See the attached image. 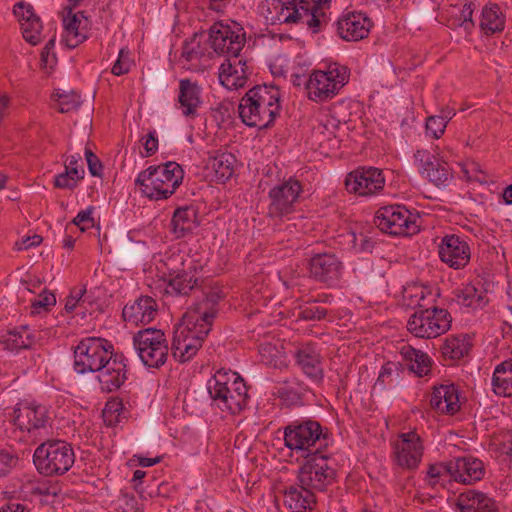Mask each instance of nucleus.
Segmentation results:
<instances>
[{"instance_id":"nucleus-1","label":"nucleus","mask_w":512,"mask_h":512,"mask_svg":"<svg viewBox=\"0 0 512 512\" xmlns=\"http://www.w3.org/2000/svg\"><path fill=\"white\" fill-rule=\"evenodd\" d=\"M281 111L280 91L273 85H257L241 98L238 112L242 122L249 127H271Z\"/></svg>"},{"instance_id":"nucleus-2","label":"nucleus","mask_w":512,"mask_h":512,"mask_svg":"<svg viewBox=\"0 0 512 512\" xmlns=\"http://www.w3.org/2000/svg\"><path fill=\"white\" fill-rule=\"evenodd\" d=\"M222 298L220 289L211 288L187 309L182 323L175 330L183 331L182 336L187 344L196 345L198 349L202 347L219 312V301Z\"/></svg>"},{"instance_id":"nucleus-3","label":"nucleus","mask_w":512,"mask_h":512,"mask_svg":"<svg viewBox=\"0 0 512 512\" xmlns=\"http://www.w3.org/2000/svg\"><path fill=\"white\" fill-rule=\"evenodd\" d=\"M330 0H272L268 6L266 20L275 24H306L313 33H318L326 23L323 6Z\"/></svg>"},{"instance_id":"nucleus-4","label":"nucleus","mask_w":512,"mask_h":512,"mask_svg":"<svg viewBox=\"0 0 512 512\" xmlns=\"http://www.w3.org/2000/svg\"><path fill=\"white\" fill-rule=\"evenodd\" d=\"M283 435L285 446L304 458L322 451L332 442L328 428L312 418L289 422L284 427Z\"/></svg>"},{"instance_id":"nucleus-5","label":"nucleus","mask_w":512,"mask_h":512,"mask_svg":"<svg viewBox=\"0 0 512 512\" xmlns=\"http://www.w3.org/2000/svg\"><path fill=\"white\" fill-rule=\"evenodd\" d=\"M213 403L222 411L239 414L248 405V388L236 372L218 370L207 382Z\"/></svg>"},{"instance_id":"nucleus-6","label":"nucleus","mask_w":512,"mask_h":512,"mask_svg":"<svg viewBox=\"0 0 512 512\" xmlns=\"http://www.w3.org/2000/svg\"><path fill=\"white\" fill-rule=\"evenodd\" d=\"M182 167L173 161L149 166L141 171L135 183L141 193L151 200H164L173 195L183 181Z\"/></svg>"},{"instance_id":"nucleus-7","label":"nucleus","mask_w":512,"mask_h":512,"mask_svg":"<svg viewBox=\"0 0 512 512\" xmlns=\"http://www.w3.org/2000/svg\"><path fill=\"white\" fill-rule=\"evenodd\" d=\"M75 462L71 444L64 440H47L34 451L33 463L44 476H61L67 473Z\"/></svg>"},{"instance_id":"nucleus-8","label":"nucleus","mask_w":512,"mask_h":512,"mask_svg":"<svg viewBox=\"0 0 512 512\" xmlns=\"http://www.w3.org/2000/svg\"><path fill=\"white\" fill-rule=\"evenodd\" d=\"M350 70L339 63H331L326 71L316 70L305 81L308 98L316 103L334 98L348 83Z\"/></svg>"},{"instance_id":"nucleus-9","label":"nucleus","mask_w":512,"mask_h":512,"mask_svg":"<svg viewBox=\"0 0 512 512\" xmlns=\"http://www.w3.org/2000/svg\"><path fill=\"white\" fill-rule=\"evenodd\" d=\"M13 422L16 428L26 433L29 438L39 441L49 435L52 418L45 405L23 401L13 410Z\"/></svg>"},{"instance_id":"nucleus-10","label":"nucleus","mask_w":512,"mask_h":512,"mask_svg":"<svg viewBox=\"0 0 512 512\" xmlns=\"http://www.w3.org/2000/svg\"><path fill=\"white\" fill-rule=\"evenodd\" d=\"M114 353L113 344L101 337H86L74 348V370L78 374L98 372Z\"/></svg>"},{"instance_id":"nucleus-11","label":"nucleus","mask_w":512,"mask_h":512,"mask_svg":"<svg viewBox=\"0 0 512 512\" xmlns=\"http://www.w3.org/2000/svg\"><path fill=\"white\" fill-rule=\"evenodd\" d=\"M305 459L298 471L299 484L323 492L335 483L337 472L330 457L320 451Z\"/></svg>"},{"instance_id":"nucleus-12","label":"nucleus","mask_w":512,"mask_h":512,"mask_svg":"<svg viewBox=\"0 0 512 512\" xmlns=\"http://www.w3.org/2000/svg\"><path fill=\"white\" fill-rule=\"evenodd\" d=\"M419 216L403 205L394 204L381 207L375 215L374 223L383 232L393 236H411L419 232Z\"/></svg>"},{"instance_id":"nucleus-13","label":"nucleus","mask_w":512,"mask_h":512,"mask_svg":"<svg viewBox=\"0 0 512 512\" xmlns=\"http://www.w3.org/2000/svg\"><path fill=\"white\" fill-rule=\"evenodd\" d=\"M450 313L439 307L416 310L407 322L408 331L418 338H436L451 327Z\"/></svg>"},{"instance_id":"nucleus-14","label":"nucleus","mask_w":512,"mask_h":512,"mask_svg":"<svg viewBox=\"0 0 512 512\" xmlns=\"http://www.w3.org/2000/svg\"><path fill=\"white\" fill-rule=\"evenodd\" d=\"M133 345L142 363L149 368H159L168 358V343L160 329L146 328L133 336Z\"/></svg>"},{"instance_id":"nucleus-15","label":"nucleus","mask_w":512,"mask_h":512,"mask_svg":"<svg viewBox=\"0 0 512 512\" xmlns=\"http://www.w3.org/2000/svg\"><path fill=\"white\" fill-rule=\"evenodd\" d=\"M209 42L221 56H239L246 43V33L238 23L215 22L209 29Z\"/></svg>"},{"instance_id":"nucleus-16","label":"nucleus","mask_w":512,"mask_h":512,"mask_svg":"<svg viewBox=\"0 0 512 512\" xmlns=\"http://www.w3.org/2000/svg\"><path fill=\"white\" fill-rule=\"evenodd\" d=\"M302 193L303 185L294 177L276 184L268 192V216L281 219L293 213Z\"/></svg>"},{"instance_id":"nucleus-17","label":"nucleus","mask_w":512,"mask_h":512,"mask_svg":"<svg viewBox=\"0 0 512 512\" xmlns=\"http://www.w3.org/2000/svg\"><path fill=\"white\" fill-rule=\"evenodd\" d=\"M392 459L395 465L403 470H416L424 454V444L415 431L400 433L392 442Z\"/></svg>"},{"instance_id":"nucleus-18","label":"nucleus","mask_w":512,"mask_h":512,"mask_svg":"<svg viewBox=\"0 0 512 512\" xmlns=\"http://www.w3.org/2000/svg\"><path fill=\"white\" fill-rule=\"evenodd\" d=\"M385 186L382 170L375 167H359L347 174L346 190L358 196H373L380 193Z\"/></svg>"},{"instance_id":"nucleus-19","label":"nucleus","mask_w":512,"mask_h":512,"mask_svg":"<svg viewBox=\"0 0 512 512\" xmlns=\"http://www.w3.org/2000/svg\"><path fill=\"white\" fill-rule=\"evenodd\" d=\"M415 165L422 177L437 187H446L453 178L450 166L428 150L418 149L414 153Z\"/></svg>"},{"instance_id":"nucleus-20","label":"nucleus","mask_w":512,"mask_h":512,"mask_svg":"<svg viewBox=\"0 0 512 512\" xmlns=\"http://www.w3.org/2000/svg\"><path fill=\"white\" fill-rule=\"evenodd\" d=\"M310 276L317 282L329 287L335 286L343 273V263L334 253H318L309 260Z\"/></svg>"},{"instance_id":"nucleus-21","label":"nucleus","mask_w":512,"mask_h":512,"mask_svg":"<svg viewBox=\"0 0 512 512\" xmlns=\"http://www.w3.org/2000/svg\"><path fill=\"white\" fill-rule=\"evenodd\" d=\"M438 255L443 263L455 270L466 267L471 258L469 244L464 238L455 234L441 238Z\"/></svg>"},{"instance_id":"nucleus-22","label":"nucleus","mask_w":512,"mask_h":512,"mask_svg":"<svg viewBox=\"0 0 512 512\" xmlns=\"http://www.w3.org/2000/svg\"><path fill=\"white\" fill-rule=\"evenodd\" d=\"M97 379L103 392H114L127 380V359L122 353H113L98 370Z\"/></svg>"},{"instance_id":"nucleus-23","label":"nucleus","mask_w":512,"mask_h":512,"mask_svg":"<svg viewBox=\"0 0 512 512\" xmlns=\"http://www.w3.org/2000/svg\"><path fill=\"white\" fill-rule=\"evenodd\" d=\"M337 33L345 41H359L366 38L373 26L371 19L363 12L351 11L343 14L336 22Z\"/></svg>"},{"instance_id":"nucleus-24","label":"nucleus","mask_w":512,"mask_h":512,"mask_svg":"<svg viewBox=\"0 0 512 512\" xmlns=\"http://www.w3.org/2000/svg\"><path fill=\"white\" fill-rule=\"evenodd\" d=\"M247 61L239 56L227 58L219 67V81L229 90L242 88L248 79Z\"/></svg>"},{"instance_id":"nucleus-25","label":"nucleus","mask_w":512,"mask_h":512,"mask_svg":"<svg viewBox=\"0 0 512 512\" xmlns=\"http://www.w3.org/2000/svg\"><path fill=\"white\" fill-rule=\"evenodd\" d=\"M455 482L463 485H473L481 481L486 474L484 462L474 456L452 458Z\"/></svg>"},{"instance_id":"nucleus-26","label":"nucleus","mask_w":512,"mask_h":512,"mask_svg":"<svg viewBox=\"0 0 512 512\" xmlns=\"http://www.w3.org/2000/svg\"><path fill=\"white\" fill-rule=\"evenodd\" d=\"M178 102L183 116L194 119L203 104L202 88L197 81L184 78L179 81Z\"/></svg>"},{"instance_id":"nucleus-27","label":"nucleus","mask_w":512,"mask_h":512,"mask_svg":"<svg viewBox=\"0 0 512 512\" xmlns=\"http://www.w3.org/2000/svg\"><path fill=\"white\" fill-rule=\"evenodd\" d=\"M158 312L156 301L150 296H140L132 304L124 306L123 319L134 325H147Z\"/></svg>"},{"instance_id":"nucleus-28","label":"nucleus","mask_w":512,"mask_h":512,"mask_svg":"<svg viewBox=\"0 0 512 512\" xmlns=\"http://www.w3.org/2000/svg\"><path fill=\"white\" fill-rule=\"evenodd\" d=\"M455 506L459 512H500L493 498L475 489L460 493Z\"/></svg>"},{"instance_id":"nucleus-29","label":"nucleus","mask_w":512,"mask_h":512,"mask_svg":"<svg viewBox=\"0 0 512 512\" xmlns=\"http://www.w3.org/2000/svg\"><path fill=\"white\" fill-rule=\"evenodd\" d=\"M506 14L499 4L488 1L481 10L478 17V26L485 36L500 34L506 27Z\"/></svg>"},{"instance_id":"nucleus-30","label":"nucleus","mask_w":512,"mask_h":512,"mask_svg":"<svg viewBox=\"0 0 512 512\" xmlns=\"http://www.w3.org/2000/svg\"><path fill=\"white\" fill-rule=\"evenodd\" d=\"M296 362L303 373L314 382H322L324 370L322 357L315 346L306 344L300 347L295 354Z\"/></svg>"},{"instance_id":"nucleus-31","label":"nucleus","mask_w":512,"mask_h":512,"mask_svg":"<svg viewBox=\"0 0 512 512\" xmlns=\"http://www.w3.org/2000/svg\"><path fill=\"white\" fill-rule=\"evenodd\" d=\"M430 405L439 413L454 415L460 409L458 389L454 384L435 387Z\"/></svg>"},{"instance_id":"nucleus-32","label":"nucleus","mask_w":512,"mask_h":512,"mask_svg":"<svg viewBox=\"0 0 512 512\" xmlns=\"http://www.w3.org/2000/svg\"><path fill=\"white\" fill-rule=\"evenodd\" d=\"M196 273L195 268L194 272L189 269L170 273L165 293L171 296L189 295L194 288H197L202 283Z\"/></svg>"},{"instance_id":"nucleus-33","label":"nucleus","mask_w":512,"mask_h":512,"mask_svg":"<svg viewBox=\"0 0 512 512\" xmlns=\"http://www.w3.org/2000/svg\"><path fill=\"white\" fill-rule=\"evenodd\" d=\"M425 481L427 485L433 489L442 488L450 490L455 482L452 459L429 464Z\"/></svg>"},{"instance_id":"nucleus-34","label":"nucleus","mask_w":512,"mask_h":512,"mask_svg":"<svg viewBox=\"0 0 512 512\" xmlns=\"http://www.w3.org/2000/svg\"><path fill=\"white\" fill-rule=\"evenodd\" d=\"M284 503L292 512H304L316 504L314 491L309 487L291 485L284 492Z\"/></svg>"},{"instance_id":"nucleus-35","label":"nucleus","mask_w":512,"mask_h":512,"mask_svg":"<svg viewBox=\"0 0 512 512\" xmlns=\"http://www.w3.org/2000/svg\"><path fill=\"white\" fill-rule=\"evenodd\" d=\"M458 304L473 309L483 308L489 301L487 291L481 281L463 286L456 294Z\"/></svg>"},{"instance_id":"nucleus-36","label":"nucleus","mask_w":512,"mask_h":512,"mask_svg":"<svg viewBox=\"0 0 512 512\" xmlns=\"http://www.w3.org/2000/svg\"><path fill=\"white\" fill-rule=\"evenodd\" d=\"M172 232L176 238H183L197 226V211L192 206L180 207L174 211L171 219Z\"/></svg>"},{"instance_id":"nucleus-37","label":"nucleus","mask_w":512,"mask_h":512,"mask_svg":"<svg viewBox=\"0 0 512 512\" xmlns=\"http://www.w3.org/2000/svg\"><path fill=\"white\" fill-rule=\"evenodd\" d=\"M83 18L85 17L81 12L64 17L62 43L66 47L74 49L86 40V32L81 28Z\"/></svg>"},{"instance_id":"nucleus-38","label":"nucleus","mask_w":512,"mask_h":512,"mask_svg":"<svg viewBox=\"0 0 512 512\" xmlns=\"http://www.w3.org/2000/svg\"><path fill=\"white\" fill-rule=\"evenodd\" d=\"M309 388L298 380L284 381L276 387L275 395L288 407L302 406Z\"/></svg>"},{"instance_id":"nucleus-39","label":"nucleus","mask_w":512,"mask_h":512,"mask_svg":"<svg viewBox=\"0 0 512 512\" xmlns=\"http://www.w3.org/2000/svg\"><path fill=\"white\" fill-rule=\"evenodd\" d=\"M400 354L407 363L409 370L418 377H424L430 373L432 360L427 353L410 345H404Z\"/></svg>"},{"instance_id":"nucleus-40","label":"nucleus","mask_w":512,"mask_h":512,"mask_svg":"<svg viewBox=\"0 0 512 512\" xmlns=\"http://www.w3.org/2000/svg\"><path fill=\"white\" fill-rule=\"evenodd\" d=\"M493 392L502 397H512V359L498 364L492 376Z\"/></svg>"},{"instance_id":"nucleus-41","label":"nucleus","mask_w":512,"mask_h":512,"mask_svg":"<svg viewBox=\"0 0 512 512\" xmlns=\"http://www.w3.org/2000/svg\"><path fill=\"white\" fill-rule=\"evenodd\" d=\"M471 348L469 336L461 334L447 337L441 346V354L444 361L454 362L468 354Z\"/></svg>"},{"instance_id":"nucleus-42","label":"nucleus","mask_w":512,"mask_h":512,"mask_svg":"<svg viewBox=\"0 0 512 512\" xmlns=\"http://www.w3.org/2000/svg\"><path fill=\"white\" fill-rule=\"evenodd\" d=\"M5 348L12 352H18L21 349H28L34 343V337L26 326H21L7 332L2 340Z\"/></svg>"},{"instance_id":"nucleus-43","label":"nucleus","mask_w":512,"mask_h":512,"mask_svg":"<svg viewBox=\"0 0 512 512\" xmlns=\"http://www.w3.org/2000/svg\"><path fill=\"white\" fill-rule=\"evenodd\" d=\"M236 158L232 153H221L211 159V167L215 172V177L219 182H226L234 174Z\"/></svg>"},{"instance_id":"nucleus-44","label":"nucleus","mask_w":512,"mask_h":512,"mask_svg":"<svg viewBox=\"0 0 512 512\" xmlns=\"http://www.w3.org/2000/svg\"><path fill=\"white\" fill-rule=\"evenodd\" d=\"M183 331H175L173 342H172V355L173 357L181 362L189 361L198 352L196 345L187 344L185 338H183Z\"/></svg>"},{"instance_id":"nucleus-45","label":"nucleus","mask_w":512,"mask_h":512,"mask_svg":"<svg viewBox=\"0 0 512 512\" xmlns=\"http://www.w3.org/2000/svg\"><path fill=\"white\" fill-rule=\"evenodd\" d=\"M53 99L57 103V110L60 113H68L77 110L81 104L80 96L74 92H56Z\"/></svg>"},{"instance_id":"nucleus-46","label":"nucleus","mask_w":512,"mask_h":512,"mask_svg":"<svg viewBox=\"0 0 512 512\" xmlns=\"http://www.w3.org/2000/svg\"><path fill=\"white\" fill-rule=\"evenodd\" d=\"M42 28L43 26L39 17H36L29 22L26 20L21 25L23 38L33 46L39 44L41 42Z\"/></svg>"},{"instance_id":"nucleus-47","label":"nucleus","mask_w":512,"mask_h":512,"mask_svg":"<svg viewBox=\"0 0 512 512\" xmlns=\"http://www.w3.org/2000/svg\"><path fill=\"white\" fill-rule=\"evenodd\" d=\"M124 410L122 401L118 398L110 399L106 402L103 410V417L109 426L116 425L119 422V417Z\"/></svg>"},{"instance_id":"nucleus-48","label":"nucleus","mask_w":512,"mask_h":512,"mask_svg":"<svg viewBox=\"0 0 512 512\" xmlns=\"http://www.w3.org/2000/svg\"><path fill=\"white\" fill-rule=\"evenodd\" d=\"M56 304V297L53 293L43 292L39 294L31 303V313L39 314L41 311H47Z\"/></svg>"},{"instance_id":"nucleus-49","label":"nucleus","mask_w":512,"mask_h":512,"mask_svg":"<svg viewBox=\"0 0 512 512\" xmlns=\"http://www.w3.org/2000/svg\"><path fill=\"white\" fill-rule=\"evenodd\" d=\"M132 60L128 49L122 48L118 53V58L114 63L111 72L116 76H121L130 71Z\"/></svg>"},{"instance_id":"nucleus-50","label":"nucleus","mask_w":512,"mask_h":512,"mask_svg":"<svg viewBox=\"0 0 512 512\" xmlns=\"http://www.w3.org/2000/svg\"><path fill=\"white\" fill-rule=\"evenodd\" d=\"M327 310L319 305L308 304L301 308L299 317L308 321H319L326 317Z\"/></svg>"},{"instance_id":"nucleus-51","label":"nucleus","mask_w":512,"mask_h":512,"mask_svg":"<svg viewBox=\"0 0 512 512\" xmlns=\"http://www.w3.org/2000/svg\"><path fill=\"white\" fill-rule=\"evenodd\" d=\"M94 207L89 206L85 210H81L72 220V224L78 226L81 231H86L95 225L94 218L92 216Z\"/></svg>"},{"instance_id":"nucleus-52","label":"nucleus","mask_w":512,"mask_h":512,"mask_svg":"<svg viewBox=\"0 0 512 512\" xmlns=\"http://www.w3.org/2000/svg\"><path fill=\"white\" fill-rule=\"evenodd\" d=\"M477 4L473 1L464 3L460 10L461 26L465 30H471L475 27V21L473 19L474 11L477 9Z\"/></svg>"},{"instance_id":"nucleus-53","label":"nucleus","mask_w":512,"mask_h":512,"mask_svg":"<svg viewBox=\"0 0 512 512\" xmlns=\"http://www.w3.org/2000/svg\"><path fill=\"white\" fill-rule=\"evenodd\" d=\"M203 54L199 43H196L195 40L185 41L183 43L181 52L182 59L188 62L197 61L201 59Z\"/></svg>"},{"instance_id":"nucleus-54","label":"nucleus","mask_w":512,"mask_h":512,"mask_svg":"<svg viewBox=\"0 0 512 512\" xmlns=\"http://www.w3.org/2000/svg\"><path fill=\"white\" fill-rule=\"evenodd\" d=\"M337 125H335L333 119H327L326 122L320 123L314 130L315 134L323 135L327 138L328 141L332 142V146H338L339 141L336 139L335 130Z\"/></svg>"},{"instance_id":"nucleus-55","label":"nucleus","mask_w":512,"mask_h":512,"mask_svg":"<svg viewBox=\"0 0 512 512\" xmlns=\"http://www.w3.org/2000/svg\"><path fill=\"white\" fill-rule=\"evenodd\" d=\"M445 128V123L437 115L430 116L426 120V132L436 139L444 134Z\"/></svg>"},{"instance_id":"nucleus-56","label":"nucleus","mask_w":512,"mask_h":512,"mask_svg":"<svg viewBox=\"0 0 512 512\" xmlns=\"http://www.w3.org/2000/svg\"><path fill=\"white\" fill-rule=\"evenodd\" d=\"M80 180V178H75L74 175H72L69 171L65 170L63 173H60L55 176L54 185L60 189L72 190L77 186Z\"/></svg>"},{"instance_id":"nucleus-57","label":"nucleus","mask_w":512,"mask_h":512,"mask_svg":"<svg viewBox=\"0 0 512 512\" xmlns=\"http://www.w3.org/2000/svg\"><path fill=\"white\" fill-rule=\"evenodd\" d=\"M13 12H14V15L18 18L20 26L26 20H27V22H29L30 20L38 17L34 13L33 7L30 4H24L22 2L14 5Z\"/></svg>"},{"instance_id":"nucleus-58","label":"nucleus","mask_w":512,"mask_h":512,"mask_svg":"<svg viewBox=\"0 0 512 512\" xmlns=\"http://www.w3.org/2000/svg\"><path fill=\"white\" fill-rule=\"evenodd\" d=\"M65 170L69 171L75 178L82 179L85 171L82 164L80 155H71L66 159Z\"/></svg>"},{"instance_id":"nucleus-59","label":"nucleus","mask_w":512,"mask_h":512,"mask_svg":"<svg viewBox=\"0 0 512 512\" xmlns=\"http://www.w3.org/2000/svg\"><path fill=\"white\" fill-rule=\"evenodd\" d=\"M404 297L410 299L408 305L422 307V301L425 299V288L421 286H412L404 291Z\"/></svg>"},{"instance_id":"nucleus-60","label":"nucleus","mask_w":512,"mask_h":512,"mask_svg":"<svg viewBox=\"0 0 512 512\" xmlns=\"http://www.w3.org/2000/svg\"><path fill=\"white\" fill-rule=\"evenodd\" d=\"M85 158L91 175L101 177L103 165L99 158L88 148L85 149Z\"/></svg>"},{"instance_id":"nucleus-61","label":"nucleus","mask_w":512,"mask_h":512,"mask_svg":"<svg viewBox=\"0 0 512 512\" xmlns=\"http://www.w3.org/2000/svg\"><path fill=\"white\" fill-rule=\"evenodd\" d=\"M16 463L17 458L15 456L8 451L0 450V477L9 474Z\"/></svg>"},{"instance_id":"nucleus-62","label":"nucleus","mask_w":512,"mask_h":512,"mask_svg":"<svg viewBox=\"0 0 512 512\" xmlns=\"http://www.w3.org/2000/svg\"><path fill=\"white\" fill-rule=\"evenodd\" d=\"M142 145L145 150V157L152 156L155 154L158 150V137L155 130L149 131V133L146 136H143L142 139Z\"/></svg>"},{"instance_id":"nucleus-63","label":"nucleus","mask_w":512,"mask_h":512,"mask_svg":"<svg viewBox=\"0 0 512 512\" xmlns=\"http://www.w3.org/2000/svg\"><path fill=\"white\" fill-rule=\"evenodd\" d=\"M86 293V288H74L71 290L70 295L66 298L65 302V310L68 313H71L74 311L77 304L81 301L83 295Z\"/></svg>"},{"instance_id":"nucleus-64","label":"nucleus","mask_w":512,"mask_h":512,"mask_svg":"<svg viewBox=\"0 0 512 512\" xmlns=\"http://www.w3.org/2000/svg\"><path fill=\"white\" fill-rule=\"evenodd\" d=\"M353 248L357 252H370L374 246L373 241L364 234L352 235Z\"/></svg>"}]
</instances>
